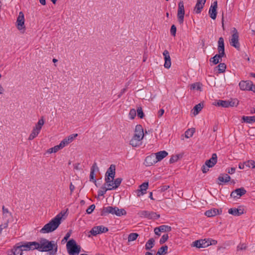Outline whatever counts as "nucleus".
I'll use <instances>...</instances> for the list:
<instances>
[{
    "instance_id": "de8ad7c7",
    "label": "nucleus",
    "mask_w": 255,
    "mask_h": 255,
    "mask_svg": "<svg viewBox=\"0 0 255 255\" xmlns=\"http://www.w3.org/2000/svg\"><path fill=\"white\" fill-rule=\"evenodd\" d=\"M246 166L248 167H252V168H255V161L252 160H248L245 162Z\"/></svg>"
},
{
    "instance_id": "6e6d98bb",
    "label": "nucleus",
    "mask_w": 255,
    "mask_h": 255,
    "mask_svg": "<svg viewBox=\"0 0 255 255\" xmlns=\"http://www.w3.org/2000/svg\"><path fill=\"white\" fill-rule=\"evenodd\" d=\"M95 208V206L94 204H92L91 206H90L86 210V212L87 214H91L94 210Z\"/></svg>"
},
{
    "instance_id": "bb28decb",
    "label": "nucleus",
    "mask_w": 255,
    "mask_h": 255,
    "mask_svg": "<svg viewBox=\"0 0 255 255\" xmlns=\"http://www.w3.org/2000/svg\"><path fill=\"white\" fill-rule=\"evenodd\" d=\"M134 135L138 136V137L143 138L144 137L143 129L142 126L140 125L136 126L134 130Z\"/></svg>"
},
{
    "instance_id": "9d476101",
    "label": "nucleus",
    "mask_w": 255,
    "mask_h": 255,
    "mask_svg": "<svg viewBox=\"0 0 255 255\" xmlns=\"http://www.w3.org/2000/svg\"><path fill=\"white\" fill-rule=\"evenodd\" d=\"M17 245H19L21 248H22V251H29V250H33L36 249V242H21Z\"/></svg>"
},
{
    "instance_id": "f257e3e1",
    "label": "nucleus",
    "mask_w": 255,
    "mask_h": 255,
    "mask_svg": "<svg viewBox=\"0 0 255 255\" xmlns=\"http://www.w3.org/2000/svg\"><path fill=\"white\" fill-rule=\"evenodd\" d=\"M36 249L40 252H49L48 255H54L57 251V245L53 241L42 239L39 243L36 242Z\"/></svg>"
},
{
    "instance_id": "423d86ee",
    "label": "nucleus",
    "mask_w": 255,
    "mask_h": 255,
    "mask_svg": "<svg viewBox=\"0 0 255 255\" xmlns=\"http://www.w3.org/2000/svg\"><path fill=\"white\" fill-rule=\"evenodd\" d=\"M44 124V120L43 117L39 119L36 124L35 126L33 128L31 133L28 137V140H31L36 137L39 133L42 126Z\"/></svg>"
},
{
    "instance_id": "cd10ccee",
    "label": "nucleus",
    "mask_w": 255,
    "mask_h": 255,
    "mask_svg": "<svg viewBox=\"0 0 255 255\" xmlns=\"http://www.w3.org/2000/svg\"><path fill=\"white\" fill-rule=\"evenodd\" d=\"M228 213L235 216H239L244 213V210L235 208H231L229 210Z\"/></svg>"
},
{
    "instance_id": "f8f14e48",
    "label": "nucleus",
    "mask_w": 255,
    "mask_h": 255,
    "mask_svg": "<svg viewBox=\"0 0 255 255\" xmlns=\"http://www.w3.org/2000/svg\"><path fill=\"white\" fill-rule=\"evenodd\" d=\"M16 26L18 30H22L25 28L24 14L22 11L19 12L17 17Z\"/></svg>"
},
{
    "instance_id": "2eb2a0df",
    "label": "nucleus",
    "mask_w": 255,
    "mask_h": 255,
    "mask_svg": "<svg viewBox=\"0 0 255 255\" xmlns=\"http://www.w3.org/2000/svg\"><path fill=\"white\" fill-rule=\"evenodd\" d=\"M217 6V1H215L209 8V14L210 17L213 19H215L216 18Z\"/></svg>"
},
{
    "instance_id": "5701e85b",
    "label": "nucleus",
    "mask_w": 255,
    "mask_h": 255,
    "mask_svg": "<svg viewBox=\"0 0 255 255\" xmlns=\"http://www.w3.org/2000/svg\"><path fill=\"white\" fill-rule=\"evenodd\" d=\"M218 51L219 53H221L222 55H225L224 40L222 37H220L218 41Z\"/></svg>"
},
{
    "instance_id": "8fccbe9b",
    "label": "nucleus",
    "mask_w": 255,
    "mask_h": 255,
    "mask_svg": "<svg viewBox=\"0 0 255 255\" xmlns=\"http://www.w3.org/2000/svg\"><path fill=\"white\" fill-rule=\"evenodd\" d=\"M136 112H137V116L140 119H142L144 117V114L141 107H138Z\"/></svg>"
},
{
    "instance_id": "4d7b16f0",
    "label": "nucleus",
    "mask_w": 255,
    "mask_h": 255,
    "mask_svg": "<svg viewBox=\"0 0 255 255\" xmlns=\"http://www.w3.org/2000/svg\"><path fill=\"white\" fill-rule=\"evenodd\" d=\"M69 143V142H68L67 139L65 138L63 140L61 141L59 145L62 148H63L64 147H65L66 145H68Z\"/></svg>"
},
{
    "instance_id": "4be33fe9",
    "label": "nucleus",
    "mask_w": 255,
    "mask_h": 255,
    "mask_svg": "<svg viewBox=\"0 0 255 255\" xmlns=\"http://www.w3.org/2000/svg\"><path fill=\"white\" fill-rule=\"evenodd\" d=\"M231 177L227 174H222L218 178L217 183L219 185L222 184V183H227L230 181Z\"/></svg>"
},
{
    "instance_id": "2f4dec72",
    "label": "nucleus",
    "mask_w": 255,
    "mask_h": 255,
    "mask_svg": "<svg viewBox=\"0 0 255 255\" xmlns=\"http://www.w3.org/2000/svg\"><path fill=\"white\" fill-rule=\"evenodd\" d=\"M22 250L19 245L17 244V246L13 248L11 252L13 255H22Z\"/></svg>"
},
{
    "instance_id": "ea45409f",
    "label": "nucleus",
    "mask_w": 255,
    "mask_h": 255,
    "mask_svg": "<svg viewBox=\"0 0 255 255\" xmlns=\"http://www.w3.org/2000/svg\"><path fill=\"white\" fill-rule=\"evenodd\" d=\"M61 149H62V148L59 144L48 149L47 152L48 153H55Z\"/></svg>"
},
{
    "instance_id": "13d9d810",
    "label": "nucleus",
    "mask_w": 255,
    "mask_h": 255,
    "mask_svg": "<svg viewBox=\"0 0 255 255\" xmlns=\"http://www.w3.org/2000/svg\"><path fill=\"white\" fill-rule=\"evenodd\" d=\"M207 243L208 244V246L210 245H215L217 244V241L213 239L207 240Z\"/></svg>"
},
{
    "instance_id": "5fc2aeb1",
    "label": "nucleus",
    "mask_w": 255,
    "mask_h": 255,
    "mask_svg": "<svg viewBox=\"0 0 255 255\" xmlns=\"http://www.w3.org/2000/svg\"><path fill=\"white\" fill-rule=\"evenodd\" d=\"M179 158L178 155H172L169 160V162L170 163H173L178 160Z\"/></svg>"
},
{
    "instance_id": "a878e982",
    "label": "nucleus",
    "mask_w": 255,
    "mask_h": 255,
    "mask_svg": "<svg viewBox=\"0 0 255 255\" xmlns=\"http://www.w3.org/2000/svg\"><path fill=\"white\" fill-rule=\"evenodd\" d=\"M2 218L4 221H7L8 223H9V220L10 218L11 217V214L7 208H5L4 206H2Z\"/></svg>"
},
{
    "instance_id": "a18cd8bd",
    "label": "nucleus",
    "mask_w": 255,
    "mask_h": 255,
    "mask_svg": "<svg viewBox=\"0 0 255 255\" xmlns=\"http://www.w3.org/2000/svg\"><path fill=\"white\" fill-rule=\"evenodd\" d=\"M122 179L121 178H116L114 181V186L112 187V188H114V189H116V188H117L120 185V184L122 182Z\"/></svg>"
},
{
    "instance_id": "864d4df0",
    "label": "nucleus",
    "mask_w": 255,
    "mask_h": 255,
    "mask_svg": "<svg viewBox=\"0 0 255 255\" xmlns=\"http://www.w3.org/2000/svg\"><path fill=\"white\" fill-rule=\"evenodd\" d=\"M78 135V134H73L69 135L68 137H66V138L68 140V142L71 143L74 139Z\"/></svg>"
},
{
    "instance_id": "69168bd1",
    "label": "nucleus",
    "mask_w": 255,
    "mask_h": 255,
    "mask_svg": "<svg viewBox=\"0 0 255 255\" xmlns=\"http://www.w3.org/2000/svg\"><path fill=\"white\" fill-rule=\"evenodd\" d=\"M159 227H156L154 228V233L156 235L158 236H160V232H161L160 231H158V230H159Z\"/></svg>"
},
{
    "instance_id": "79ce46f5",
    "label": "nucleus",
    "mask_w": 255,
    "mask_h": 255,
    "mask_svg": "<svg viewBox=\"0 0 255 255\" xmlns=\"http://www.w3.org/2000/svg\"><path fill=\"white\" fill-rule=\"evenodd\" d=\"M138 237V234L137 233H130L128 236V241L131 242L135 241Z\"/></svg>"
},
{
    "instance_id": "aec40b11",
    "label": "nucleus",
    "mask_w": 255,
    "mask_h": 255,
    "mask_svg": "<svg viewBox=\"0 0 255 255\" xmlns=\"http://www.w3.org/2000/svg\"><path fill=\"white\" fill-rule=\"evenodd\" d=\"M148 182H144L141 184L139 187V189L136 191L137 196L138 197H140V196L146 193L147 189L148 188Z\"/></svg>"
},
{
    "instance_id": "f03ea898",
    "label": "nucleus",
    "mask_w": 255,
    "mask_h": 255,
    "mask_svg": "<svg viewBox=\"0 0 255 255\" xmlns=\"http://www.w3.org/2000/svg\"><path fill=\"white\" fill-rule=\"evenodd\" d=\"M62 216L61 213L58 214L48 223L45 225L40 232L42 233H49L55 231L61 224Z\"/></svg>"
},
{
    "instance_id": "1a4fd4ad",
    "label": "nucleus",
    "mask_w": 255,
    "mask_h": 255,
    "mask_svg": "<svg viewBox=\"0 0 255 255\" xmlns=\"http://www.w3.org/2000/svg\"><path fill=\"white\" fill-rule=\"evenodd\" d=\"M185 10L184 3L183 1H180L178 3V9L177 12L178 20L180 24H182L184 21Z\"/></svg>"
},
{
    "instance_id": "f704fd0d",
    "label": "nucleus",
    "mask_w": 255,
    "mask_h": 255,
    "mask_svg": "<svg viewBox=\"0 0 255 255\" xmlns=\"http://www.w3.org/2000/svg\"><path fill=\"white\" fill-rule=\"evenodd\" d=\"M167 250L168 247L167 246H162L158 250L156 255H164L167 253Z\"/></svg>"
},
{
    "instance_id": "603ef678",
    "label": "nucleus",
    "mask_w": 255,
    "mask_h": 255,
    "mask_svg": "<svg viewBox=\"0 0 255 255\" xmlns=\"http://www.w3.org/2000/svg\"><path fill=\"white\" fill-rule=\"evenodd\" d=\"M8 224V223L7 221H4L3 223L1 224L0 225V234L1 233V232L3 229H6L7 228Z\"/></svg>"
},
{
    "instance_id": "4468645a",
    "label": "nucleus",
    "mask_w": 255,
    "mask_h": 255,
    "mask_svg": "<svg viewBox=\"0 0 255 255\" xmlns=\"http://www.w3.org/2000/svg\"><path fill=\"white\" fill-rule=\"evenodd\" d=\"M157 162V161L154 153H152L145 158L144 164L146 166H150L156 163Z\"/></svg>"
},
{
    "instance_id": "a211bd4d",
    "label": "nucleus",
    "mask_w": 255,
    "mask_h": 255,
    "mask_svg": "<svg viewBox=\"0 0 255 255\" xmlns=\"http://www.w3.org/2000/svg\"><path fill=\"white\" fill-rule=\"evenodd\" d=\"M143 138H140L138 137V136H135L133 135V137L131 139V140L129 141V144L132 146V147H138L141 145L142 142L141 140Z\"/></svg>"
},
{
    "instance_id": "72a5a7b5",
    "label": "nucleus",
    "mask_w": 255,
    "mask_h": 255,
    "mask_svg": "<svg viewBox=\"0 0 255 255\" xmlns=\"http://www.w3.org/2000/svg\"><path fill=\"white\" fill-rule=\"evenodd\" d=\"M155 244V240L153 238H150L146 243L145 249L146 250H150L153 247Z\"/></svg>"
},
{
    "instance_id": "bf43d9fd",
    "label": "nucleus",
    "mask_w": 255,
    "mask_h": 255,
    "mask_svg": "<svg viewBox=\"0 0 255 255\" xmlns=\"http://www.w3.org/2000/svg\"><path fill=\"white\" fill-rule=\"evenodd\" d=\"M176 33V27L175 25H172L170 29V33L173 36H175Z\"/></svg>"
},
{
    "instance_id": "3c124183",
    "label": "nucleus",
    "mask_w": 255,
    "mask_h": 255,
    "mask_svg": "<svg viewBox=\"0 0 255 255\" xmlns=\"http://www.w3.org/2000/svg\"><path fill=\"white\" fill-rule=\"evenodd\" d=\"M136 112L135 109H132L129 113V117L131 120H133L136 116Z\"/></svg>"
},
{
    "instance_id": "a19ab883",
    "label": "nucleus",
    "mask_w": 255,
    "mask_h": 255,
    "mask_svg": "<svg viewBox=\"0 0 255 255\" xmlns=\"http://www.w3.org/2000/svg\"><path fill=\"white\" fill-rule=\"evenodd\" d=\"M239 103V101L236 99H232L231 101H228L229 107H237Z\"/></svg>"
},
{
    "instance_id": "9b49d317",
    "label": "nucleus",
    "mask_w": 255,
    "mask_h": 255,
    "mask_svg": "<svg viewBox=\"0 0 255 255\" xmlns=\"http://www.w3.org/2000/svg\"><path fill=\"white\" fill-rule=\"evenodd\" d=\"M109 231L108 228L105 227L103 226H95L93 227L90 231V233L93 236H96L98 234L106 233Z\"/></svg>"
},
{
    "instance_id": "49530a36",
    "label": "nucleus",
    "mask_w": 255,
    "mask_h": 255,
    "mask_svg": "<svg viewBox=\"0 0 255 255\" xmlns=\"http://www.w3.org/2000/svg\"><path fill=\"white\" fill-rule=\"evenodd\" d=\"M107 190H109V189H108V188H106L105 186H103L102 187H101V189L99 190L98 192V196H103L106 193Z\"/></svg>"
},
{
    "instance_id": "338daca9",
    "label": "nucleus",
    "mask_w": 255,
    "mask_h": 255,
    "mask_svg": "<svg viewBox=\"0 0 255 255\" xmlns=\"http://www.w3.org/2000/svg\"><path fill=\"white\" fill-rule=\"evenodd\" d=\"M235 171H236L235 167H231V168L228 169V172L229 174H232L235 173Z\"/></svg>"
},
{
    "instance_id": "7ed1b4c3",
    "label": "nucleus",
    "mask_w": 255,
    "mask_h": 255,
    "mask_svg": "<svg viewBox=\"0 0 255 255\" xmlns=\"http://www.w3.org/2000/svg\"><path fill=\"white\" fill-rule=\"evenodd\" d=\"M116 174V167L114 165H111L106 173L105 181L109 190H113L112 188L114 186V179Z\"/></svg>"
},
{
    "instance_id": "412c9836",
    "label": "nucleus",
    "mask_w": 255,
    "mask_h": 255,
    "mask_svg": "<svg viewBox=\"0 0 255 255\" xmlns=\"http://www.w3.org/2000/svg\"><path fill=\"white\" fill-rule=\"evenodd\" d=\"M217 162V155L216 153H213L212 155V157L210 159L206 160L205 164L208 167H212L215 165Z\"/></svg>"
},
{
    "instance_id": "37998d69",
    "label": "nucleus",
    "mask_w": 255,
    "mask_h": 255,
    "mask_svg": "<svg viewBox=\"0 0 255 255\" xmlns=\"http://www.w3.org/2000/svg\"><path fill=\"white\" fill-rule=\"evenodd\" d=\"M195 132L194 128H190L187 130L185 132V136L186 138H189L193 136Z\"/></svg>"
},
{
    "instance_id": "c03bdc74",
    "label": "nucleus",
    "mask_w": 255,
    "mask_h": 255,
    "mask_svg": "<svg viewBox=\"0 0 255 255\" xmlns=\"http://www.w3.org/2000/svg\"><path fill=\"white\" fill-rule=\"evenodd\" d=\"M201 86H202V84H200V83H195L192 84L191 85L190 89L191 90L196 89L197 90L201 91Z\"/></svg>"
},
{
    "instance_id": "680f3d73",
    "label": "nucleus",
    "mask_w": 255,
    "mask_h": 255,
    "mask_svg": "<svg viewBox=\"0 0 255 255\" xmlns=\"http://www.w3.org/2000/svg\"><path fill=\"white\" fill-rule=\"evenodd\" d=\"M210 167L207 166V165H206L205 164L204 165H203L202 167V170L203 172L206 173L209 170V168H210Z\"/></svg>"
},
{
    "instance_id": "0eeeda50",
    "label": "nucleus",
    "mask_w": 255,
    "mask_h": 255,
    "mask_svg": "<svg viewBox=\"0 0 255 255\" xmlns=\"http://www.w3.org/2000/svg\"><path fill=\"white\" fill-rule=\"evenodd\" d=\"M232 35L231 38L230 39V44L231 46L234 47L238 50L240 49V44L239 41V33L237 29L233 27L232 30Z\"/></svg>"
},
{
    "instance_id": "7c9ffc66",
    "label": "nucleus",
    "mask_w": 255,
    "mask_h": 255,
    "mask_svg": "<svg viewBox=\"0 0 255 255\" xmlns=\"http://www.w3.org/2000/svg\"><path fill=\"white\" fill-rule=\"evenodd\" d=\"M205 2H202L200 0H198L194 8V11L196 13H200Z\"/></svg>"
},
{
    "instance_id": "c85d7f7f",
    "label": "nucleus",
    "mask_w": 255,
    "mask_h": 255,
    "mask_svg": "<svg viewBox=\"0 0 255 255\" xmlns=\"http://www.w3.org/2000/svg\"><path fill=\"white\" fill-rule=\"evenodd\" d=\"M226 56L225 55H222L221 53H219V54L215 55L213 57L211 58L210 59V62H213V63L215 65L217 64L220 62V60H221V58Z\"/></svg>"
},
{
    "instance_id": "58836bf2",
    "label": "nucleus",
    "mask_w": 255,
    "mask_h": 255,
    "mask_svg": "<svg viewBox=\"0 0 255 255\" xmlns=\"http://www.w3.org/2000/svg\"><path fill=\"white\" fill-rule=\"evenodd\" d=\"M216 105L224 108H228V101L219 100L217 102Z\"/></svg>"
},
{
    "instance_id": "09e8293b",
    "label": "nucleus",
    "mask_w": 255,
    "mask_h": 255,
    "mask_svg": "<svg viewBox=\"0 0 255 255\" xmlns=\"http://www.w3.org/2000/svg\"><path fill=\"white\" fill-rule=\"evenodd\" d=\"M168 234H164L162 237L161 238V239H160V241H159V243L160 244H164L165 242H166L167 241V240L168 239Z\"/></svg>"
},
{
    "instance_id": "0e129e2a",
    "label": "nucleus",
    "mask_w": 255,
    "mask_h": 255,
    "mask_svg": "<svg viewBox=\"0 0 255 255\" xmlns=\"http://www.w3.org/2000/svg\"><path fill=\"white\" fill-rule=\"evenodd\" d=\"M69 188L70 190V195H72L75 189V186L72 184V183L70 184Z\"/></svg>"
},
{
    "instance_id": "20e7f679",
    "label": "nucleus",
    "mask_w": 255,
    "mask_h": 255,
    "mask_svg": "<svg viewBox=\"0 0 255 255\" xmlns=\"http://www.w3.org/2000/svg\"><path fill=\"white\" fill-rule=\"evenodd\" d=\"M108 214L116 215L117 216L126 215L127 212L124 209H119L117 207L108 206L104 207L101 212V216H106Z\"/></svg>"
},
{
    "instance_id": "6ab92c4d",
    "label": "nucleus",
    "mask_w": 255,
    "mask_h": 255,
    "mask_svg": "<svg viewBox=\"0 0 255 255\" xmlns=\"http://www.w3.org/2000/svg\"><path fill=\"white\" fill-rule=\"evenodd\" d=\"M222 213L221 209H218L216 208H212L210 210H207L205 212V215L208 217H212L217 215H220Z\"/></svg>"
},
{
    "instance_id": "f3484780",
    "label": "nucleus",
    "mask_w": 255,
    "mask_h": 255,
    "mask_svg": "<svg viewBox=\"0 0 255 255\" xmlns=\"http://www.w3.org/2000/svg\"><path fill=\"white\" fill-rule=\"evenodd\" d=\"M239 86L241 90L250 91L251 86H252V82L250 80H243L239 83Z\"/></svg>"
},
{
    "instance_id": "e433bc0d",
    "label": "nucleus",
    "mask_w": 255,
    "mask_h": 255,
    "mask_svg": "<svg viewBox=\"0 0 255 255\" xmlns=\"http://www.w3.org/2000/svg\"><path fill=\"white\" fill-rule=\"evenodd\" d=\"M159 229L158 230L161 232H168L171 230V227L167 225H161L159 227Z\"/></svg>"
},
{
    "instance_id": "dca6fc26",
    "label": "nucleus",
    "mask_w": 255,
    "mask_h": 255,
    "mask_svg": "<svg viewBox=\"0 0 255 255\" xmlns=\"http://www.w3.org/2000/svg\"><path fill=\"white\" fill-rule=\"evenodd\" d=\"M163 55L164 59V66L167 69H169L171 67V62L169 53L168 50H165L163 52Z\"/></svg>"
},
{
    "instance_id": "ddd939ff",
    "label": "nucleus",
    "mask_w": 255,
    "mask_h": 255,
    "mask_svg": "<svg viewBox=\"0 0 255 255\" xmlns=\"http://www.w3.org/2000/svg\"><path fill=\"white\" fill-rule=\"evenodd\" d=\"M247 191L243 187L236 189L231 193V196L234 198H239L246 193Z\"/></svg>"
},
{
    "instance_id": "b1692460",
    "label": "nucleus",
    "mask_w": 255,
    "mask_h": 255,
    "mask_svg": "<svg viewBox=\"0 0 255 255\" xmlns=\"http://www.w3.org/2000/svg\"><path fill=\"white\" fill-rule=\"evenodd\" d=\"M99 168L97 166V164L96 162H95L91 168V171H90V181H92L96 183V180L95 179V172L96 171H98Z\"/></svg>"
},
{
    "instance_id": "052dcab7",
    "label": "nucleus",
    "mask_w": 255,
    "mask_h": 255,
    "mask_svg": "<svg viewBox=\"0 0 255 255\" xmlns=\"http://www.w3.org/2000/svg\"><path fill=\"white\" fill-rule=\"evenodd\" d=\"M246 248H247V246L246 244H240L237 247V250L238 251L245 250L246 249Z\"/></svg>"
},
{
    "instance_id": "e2e57ef3",
    "label": "nucleus",
    "mask_w": 255,
    "mask_h": 255,
    "mask_svg": "<svg viewBox=\"0 0 255 255\" xmlns=\"http://www.w3.org/2000/svg\"><path fill=\"white\" fill-rule=\"evenodd\" d=\"M169 186L168 185H163V186H162L160 187V190L161 191V192H164L166 190H167L168 189H169Z\"/></svg>"
},
{
    "instance_id": "774afa93",
    "label": "nucleus",
    "mask_w": 255,
    "mask_h": 255,
    "mask_svg": "<svg viewBox=\"0 0 255 255\" xmlns=\"http://www.w3.org/2000/svg\"><path fill=\"white\" fill-rule=\"evenodd\" d=\"M164 113V110L163 109H160L158 112V117L159 118L161 117Z\"/></svg>"
},
{
    "instance_id": "c756f323",
    "label": "nucleus",
    "mask_w": 255,
    "mask_h": 255,
    "mask_svg": "<svg viewBox=\"0 0 255 255\" xmlns=\"http://www.w3.org/2000/svg\"><path fill=\"white\" fill-rule=\"evenodd\" d=\"M154 155L158 162L165 157L168 155V153L166 151L163 150L154 153Z\"/></svg>"
},
{
    "instance_id": "39448f33",
    "label": "nucleus",
    "mask_w": 255,
    "mask_h": 255,
    "mask_svg": "<svg viewBox=\"0 0 255 255\" xmlns=\"http://www.w3.org/2000/svg\"><path fill=\"white\" fill-rule=\"evenodd\" d=\"M66 247L67 251L70 255L78 254L80 252L81 247L76 244L74 240L69 241L67 243Z\"/></svg>"
},
{
    "instance_id": "473e14b6",
    "label": "nucleus",
    "mask_w": 255,
    "mask_h": 255,
    "mask_svg": "<svg viewBox=\"0 0 255 255\" xmlns=\"http://www.w3.org/2000/svg\"><path fill=\"white\" fill-rule=\"evenodd\" d=\"M204 106V105L203 103H199L197 105H196L194 108H193V114L194 116H196L199 114V113L201 111V110L203 109Z\"/></svg>"
},
{
    "instance_id": "c9c22d12",
    "label": "nucleus",
    "mask_w": 255,
    "mask_h": 255,
    "mask_svg": "<svg viewBox=\"0 0 255 255\" xmlns=\"http://www.w3.org/2000/svg\"><path fill=\"white\" fill-rule=\"evenodd\" d=\"M242 119L244 122L247 123H251L252 122H255V116H243Z\"/></svg>"
},
{
    "instance_id": "6e6552de",
    "label": "nucleus",
    "mask_w": 255,
    "mask_h": 255,
    "mask_svg": "<svg viewBox=\"0 0 255 255\" xmlns=\"http://www.w3.org/2000/svg\"><path fill=\"white\" fill-rule=\"evenodd\" d=\"M137 214L141 218H147L149 220H155L160 217V215L155 212L145 210L140 211Z\"/></svg>"
},
{
    "instance_id": "4c0bfd02",
    "label": "nucleus",
    "mask_w": 255,
    "mask_h": 255,
    "mask_svg": "<svg viewBox=\"0 0 255 255\" xmlns=\"http://www.w3.org/2000/svg\"><path fill=\"white\" fill-rule=\"evenodd\" d=\"M219 73H223L226 69V65L224 63H220L216 67Z\"/></svg>"
},
{
    "instance_id": "393cba45",
    "label": "nucleus",
    "mask_w": 255,
    "mask_h": 255,
    "mask_svg": "<svg viewBox=\"0 0 255 255\" xmlns=\"http://www.w3.org/2000/svg\"><path fill=\"white\" fill-rule=\"evenodd\" d=\"M194 247L198 248H206L208 247V244L207 243L206 240H197L193 242Z\"/></svg>"
}]
</instances>
